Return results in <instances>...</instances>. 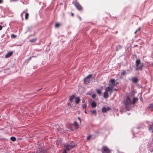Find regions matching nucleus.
<instances>
[{"label":"nucleus","mask_w":153,"mask_h":153,"mask_svg":"<svg viewBox=\"0 0 153 153\" xmlns=\"http://www.w3.org/2000/svg\"><path fill=\"white\" fill-rule=\"evenodd\" d=\"M74 145H71L68 144L64 146L65 149L66 150V151H70L72 149L74 148L75 147Z\"/></svg>","instance_id":"obj_7"},{"label":"nucleus","mask_w":153,"mask_h":153,"mask_svg":"<svg viewBox=\"0 0 153 153\" xmlns=\"http://www.w3.org/2000/svg\"><path fill=\"white\" fill-rule=\"evenodd\" d=\"M126 98V99L124 101V103L126 107H127L128 105L131 103L132 102L129 96H127Z\"/></svg>","instance_id":"obj_4"},{"label":"nucleus","mask_w":153,"mask_h":153,"mask_svg":"<svg viewBox=\"0 0 153 153\" xmlns=\"http://www.w3.org/2000/svg\"><path fill=\"white\" fill-rule=\"evenodd\" d=\"M72 3L78 10L82 11V7L79 2L76 1H74Z\"/></svg>","instance_id":"obj_2"},{"label":"nucleus","mask_w":153,"mask_h":153,"mask_svg":"<svg viewBox=\"0 0 153 153\" xmlns=\"http://www.w3.org/2000/svg\"><path fill=\"white\" fill-rule=\"evenodd\" d=\"M91 113L95 115H96L97 114V112L96 110H91Z\"/></svg>","instance_id":"obj_28"},{"label":"nucleus","mask_w":153,"mask_h":153,"mask_svg":"<svg viewBox=\"0 0 153 153\" xmlns=\"http://www.w3.org/2000/svg\"><path fill=\"white\" fill-rule=\"evenodd\" d=\"M80 99L79 97H76L75 98V102L76 104H78L80 102Z\"/></svg>","instance_id":"obj_14"},{"label":"nucleus","mask_w":153,"mask_h":153,"mask_svg":"<svg viewBox=\"0 0 153 153\" xmlns=\"http://www.w3.org/2000/svg\"><path fill=\"white\" fill-rule=\"evenodd\" d=\"M87 107V105L86 104H82V107L83 109H84V108L86 109Z\"/></svg>","instance_id":"obj_23"},{"label":"nucleus","mask_w":153,"mask_h":153,"mask_svg":"<svg viewBox=\"0 0 153 153\" xmlns=\"http://www.w3.org/2000/svg\"><path fill=\"white\" fill-rule=\"evenodd\" d=\"M104 97L105 98H107L108 97V92L105 91L104 93V95H103Z\"/></svg>","instance_id":"obj_11"},{"label":"nucleus","mask_w":153,"mask_h":153,"mask_svg":"<svg viewBox=\"0 0 153 153\" xmlns=\"http://www.w3.org/2000/svg\"><path fill=\"white\" fill-rule=\"evenodd\" d=\"M60 25L59 23H56L55 25V27L56 28L58 27Z\"/></svg>","instance_id":"obj_29"},{"label":"nucleus","mask_w":153,"mask_h":153,"mask_svg":"<svg viewBox=\"0 0 153 153\" xmlns=\"http://www.w3.org/2000/svg\"><path fill=\"white\" fill-rule=\"evenodd\" d=\"M3 2V0H0V4L2 3Z\"/></svg>","instance_id":"obj_39"},{"label":"nucleus","mask_w":153,"mask_h":153,"mask_svg":"<svg viewBox=\"0 0 153 153\" xmlns=\"http://www.w3.org/2000/svg\"><path fill=\"white\" fill-rule=\"evenodd\" d=\"M75 96L72 95L70 97L69 99V100L70 101H72L74 98Z\"/></svg>","instance_id":"obj_21"},{"label":"nucleus","mask_w":153,"mask_h":153,"mask_svg":"<svg viewBox=\"0 0 153 153\" xmlns=\"http://www.w3.org/2000/svg\"><path fill=\"white\" fill-rule=\"evenodd\" d=\"M29 16V14L28 13H26L25 15V19L27 20Z\"/></svg>","instance_id":"obj_24"},{"label":"nucleus","mask_w":153,"mask_h":153,"mask_svg":"<svg viewBox=\"0 0 153 153\" xmlns=\"http://www.w3.org/2000/svg\"><path fill=\"white\" fill-rule=\"evenodd\" d=\"M37 39L36 38H34L33 39L30 40L29 41L31 42H35L37 40Z\"/></svg>","instance_id":"obj_18"},{"label":"nucleus","mask_w":153,"mask_h":153,"mask_svg":"<svg viewBox=\"0 0 153 153\" xmlns=\"http://www.w3.org/2000/svg\"><path fill=\"white\" fill-rule=\"evenodd\" d=\"M2 26L1 25H0V30H1L2 29Z\"/></svg>","instance_id":"obj_37"},{"label":"nucleus","mask_w":153,"mask_h":153,"mask_svg":"<svg viewBox=\"0 0 153 153\" xmlns=\"http://www.w3.org/2000/svg\"><path fill=\"white\" fill-rule=\"evenodd\" d=\"M10 140L12 141H16V139L15 137H10Z\"/></svg>","instance_id":"obj_22"},{"label":"nucleus","mask_w":153,"mask_h":153,"mask_svg":"<svg viewBox=\"0 0 153 153\" xmlns=\"http://www.w3.org/2000/svg\"><path fill=\"white\" fill-rule=\"evenodd\" d=\"M113 91V88H111V86L106 87L105 89V91L108 92L110 91V94H111Z\"/></svg>","instance_id":"obj_8"},{"label":"nucleus","mask_w":153,"mask_h":153,"mask_svg":"<svg viewBox=\"0 0 153 153\" xmlns=\"http://www.w3.org/2000/svg\"><path fill=\"white\" fill-rule=\"evenodd\" d=\"M45 150H42V149H39V151H38L36 153H44L45 152Z\"/></svg>","instance_id":"obj_15"},{"label":"nucleus","mask_w":153,"mask_h":153,"mask_svg":"<svg viewBox=\"0 0 153 153\" xmlns=\"http://www.w3.org/2000/svg\"><path fill=\"white\" fill-rule=\"evenodd\" d=\"M62 153H67L66 150L65 149Z\"/></svg>","instance_id":"obj_34"},{"label":"nucleus","mask_w":153,"mask_h":153,"mask_svg":"<svg viewBox=\"0 0 153 153\" xmlns=\"http://www.w3.org/2000/svg\"><path fill=\"white\" fill-rule=\"evenodd\" d=\"M79 19L80 21H81V18L80 17H79Z\"/></svg>","instance_id":"obj_44"},{"label":"nucleus","mask_w":153,"mask_h":153,"mask_svg":"<svg viewBox=\"0 0 153 153\" xmlns=\"http://www.w3.org/2000/svg\"><path fill=\"white\" fill-rule=\"evenodd\" d=\"M138 100V98H137L134 97L133 99V102L131 103L134 104Z\"/></svg>","instance_id":"obj_17"},{"label":"nucleus","mask_w":153,"mask_h":153,"mask_svg":"<svg viewBox=\"0 0 153 153\" xmlns=\"http://www.w3.org/2000/svg\"><path fill=\"white\" fill-rule=\"evenodd\" d=\"M13 54V52L12 51H10L6 55L5 57L6 58H9L12 56Z\"/></svg>","instance_id":"obj_9"},{"label":"nucleus","mask_w":153,"mask_h":153,"mask_svg":"<svg viewBox=\"0 0 153 153\" xmlns=\"http://www.w3.org/2000/svg\"><path fill=\"white\" fill-rule=\"evenodd\" d=\"M68 106H71V104L70 103H68Z\"/></svg>","instance_id":"obj_40"},{"label":"nucleus","mask_w":153,"mask_h":153,"mask_svg":"<svg viewBox=\"0 0 153 153\" xmlns=\"http://www.w3.org/2000/svg\"><path fill=\"white\" fill-rule=\"evenodd\" d=\"M96 91H97V93L98 94H101V91L100 90V89H97L96 90Z\"/></svg>","instance_id":"obj_25"},{"label":"nucleus","mask_w":153,"mask_h":153,"mask_svg":"<svg viewBox=\"0 0 153 153\" xmlns=\"http://www.w3.org/2000/svg\"><path fill=\"white\" fill-rule=\"evenodd\" d=\"M140 27H139L135 32L134 33L136 34L137 33L138 31H140Z\"/></svg>","instance_id":"obj_30"},{"label":"nucleus","mask_w":153,"mask_h":153,"mask_svg":"<svg viewBox=\"0 0 153 153\" xmlns=\"http://www.w3.org/2000/svg\"><path fill=\"white\" fill-rule=\"evenodd\" d=\"M78 120H79L80 123L81 122V119H80V117H78Z\"/></svg>","instance_id":"obj_38"},{"label":"nucleus","mask_w":153,"mask_h":153,"mask_svg":"<svg viewBox=\"0 0 153 153\" xmlns=\"http://www.w3.org/2000/svg\"><path fill=\"white\" fill-rule=\"evenodd\" d=\"M111 109L109 107H108L107 108V111H109Z\"/></svg>","instance_id":"obj_36"},{"label":"nucleus","mask_w":153,"mask_h":153,"mask_svg":"<svg viewBox=\"0 0 153 153\" xmlns=\"http://www.w3.org/2000/svg\"><path fill=\"white\" fill-rule=\"evenodd\" d=\"M96 97V95L95 94H93L92 95V97L93 98H95Z\"/></svg>","instance_id":"obj_32"},{"label":"nucleus","mask_w":153,"mask_h":153,"mask_svg":"<svg viewBox=\"0 0 153 153\" xmlns=\"http://www.w3.org/2000/svg\"><path fill=\"white\" fill-rule=\"evenodd\" d=\"M73 125L75 126V128L77 129L79 127V125L78 123L76 122H74L73 123Z\"/></svg>","instance_id":"obj_13"},{"label":"nucleus","mask_w":153,"mask_h":153,"mask_svg":"<svg viewBox=\"0 0 153 153\" xmlns=\"http://www.w3.org/2000/svg\"><path fill=\"white\" fill-rule=\"evenodd\" d=\"M91 106L93 108H95L96 107L97 104L94 102H92L91 103Z\"/></svg>","instance_id":"obj_12"},{"label":"nucleus","mask_w":153,"mask_h":153,"mask_svg":"<svg viewBox=\"0 0 153 153\" xmlns=\"http://www.w3.org/2000/svg\"><path fill=\"white\" fill-rule=\"evenodd\" d=\"M102 153H110L111 151L107 146H103L101 149Z\"/></svg>","instance_id":"obj_3"},{"label":"nucleus","mask_w":153,"mask_h":153,"mask_svg":"<svg viewBox=\"0 0 153 153\" xmlns=\"http://www.w3.org/2000/svg\"><path fill=\"white\" fill-rule=\"evenodd\" d=\"M126 74V71L123 70L121 73V75L122 76H124Z\"/></svg>","instance_id":"obj_27"},{"label":"nucleus","mask_w":153,"mask_h":153,"mask_svg":"<svg viewBox=\"0 0 153 153\" xmlns=\"http://www.w3.org/2000/svg\"><path fill=\"white\" fill-rule=\"evenodd\" d=\"M148 108L150 109H153V104H149L148 107Z\"/></svg>","instance_id":"obj_19"},{"label":"nucleus","mask_w":153,"mask_h":153,"mask_svg":"<svg viewBox=\"0 0 153 153\" xmlns=\"http://www.w3.org/2000/svg\"><path fill=\"white\" fill-rule=\"evenodd\" d=\"M85 113L86 114L87 113V112L86 111V109H85Z\"/></svg>","instance_id":"obj_45"},{"label":"nucleus","mask_w":153,"mask_h":153,"mask_svg":"<svg viewBox=\"0 0 153 153\" xmlns=\"http://www.w3.org/2000/svg\"><path fill=\"white\" fill-rule=\"evenodd\" d=\"M100 133V132L98 131H95V133L96 134H97L98 133Z\"/></svg>","instance_id":"obj_35"},{"label":"nucleus","mask_w":153,"mask_h":153,"mask_svg":"<svg viewBox=\"0 0 153 153\" xmlns=\"http://www.w3.org/2000/svg\"><path fill=\"white\" fill-rule=\"evenodd\" d=\"M132 81L134 83H137L138 81V78L137 77H134L132 78Z\"/></svg>","instance_id":"obj_10"},{"label":"nucleus","mask_w":153,"mask_h":153,"mask_svg":"<svg viewBox=\"0 0 153 153\" xmlns=\"http://www.w3.org/2000/svg\"><path fill=\"white\" fill-rule=\"evenodd\" d=\"M71 16H74V13H71Z\"/></svg>","instance_id":"obj_41"},{"label":"nucleus","mask_w":153,"mask_h":153,"mask_svg":"<svg viewBox=\"0 0 153 153\" xmlns=\"http://www.w3.org/2000/svg\"><path fill=\"white\" fill-rule=\"evenodd\" d=\"M114 90L115 91H117L118 90V89H114Z\"/></svg>","instance_id":"obj_42"},{"label":"nucleus","mask_w":153,"mask_h":153,"mask_svg":"<svg viewBox=\"0 0 153 153\" xmlns=\"http://www.w3.org/2000/svg\"><path fill=\"white\" fill-rule=\"evenodd\" d=\"M92 76L91 74H89L85 78L83 81L85 84H88L90 82V78Z\"/></svg>","instance_id":"obj_5"},{"label":"nucleus","mask_w":153,"mask_h":153,"mask_svg":"<svg viewBox=\"0 0 153 153\" xmlns=\"http://www.w3.org/2000/svg\"><path fill=\"white\" fill-rule=\"evenodd\" d=\"M11 37L12 38H15L16 37V36L14 34H12L11 35Z\"/></svg>","instance_id":"obj_31"},{"label":"nucleus","mask_w":153,"mask_h":153,"mask_svg":"<svg viewBox=\"0 0 153 153\" xmlns=\"http://www.w3.org/2000/svg\"><path fill=\"white\" fill-rule=\"evenodd\" d=\"M82 102L83 103H84L85 102V100H82Z\"/></svg>","instance_id":"obj_43"},{"label":"nucleus","mask_w":153,"mask_h":153,"mask_svg":"<svg viewBox=\"0 0 153 153\" xmlns=\"http://www.w3.org/2000/svg\"><path fill=\"white\" fill-rule=\"evenodd\" d=\"M110 84H109V86H111V88H113L114 86H116L118 82H116L115 80L113 79H111L110 81Z\"/></svg>","instance_id":"obj_6"},{"label":"nucleus","mask_w":153,"mask_h":153,"mask_svg":"<svg viewBox=\"0 0 153 153\" xmlns=\"http://www.w3.org/2000/svg\"><path fill=\"white\" fill-rule=\"evenodd\" d=\"M102 112L103 113L106 112L107 111V108L103 107L102 108Z\"/></svg>","instance_id":"obj_20"},{"label":"nucleus","mask_w":153,"mask_h":153,"mask_svg":"<svg viewBox=\"0 0 153 153\" xmlns=\"http://www.w3.org/2000/svg\"><path fill=\"white\" fill-rule=\"evenodd\" d=\"M135 63L136 66V71L142 70L144 66V64L141 63L140 60V59H137L135 62Z\"/></svg>","instance_id":"obj_1"},{"label":"nucleus","mask_w":153,"mask_h":153,"mask_svg":"<svg viewBox=\"0 0 153 153\" xmlns=\"http://www.w3.org/2000/svg\"><path fill=\"white\" fill-rule=\"evenodd\" d=\"M10 2H15L17 1V0H10Z\"/></svg>","instance_id":"obj_33"},{"label":"nucleus","mask_w":153,"mask_h":153,"mask_svg":"<svg viewBox=\"0 0 153 153\" xmlns=\"http://www.w3.org/2000/svg\"><path fill=\"white\" fill-rule=\"evenodd\" d=\"M91 135H89L88 136H87V140H88V141L89 140H90V139L91 138Z\"/></svg>","instance_id":"obj_26"},{"label":"nucleus","mask_w":153,"mask_h":153,"mask_svg":"<svg viewBox=\"0 0 153 153\" xmlns=\"http://www.w3.org/2000/svg\"><path fill=\"white\" fill-rule=\"evenodd\" d=\"M149 130L150 131H152V132H153V123L152 125H150L149 127Z\"/></svg>","instance_id":"obj_16"}]
</instances>
